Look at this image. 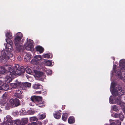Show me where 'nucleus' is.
<instances>
[{
    "instance_id": "4",
    "label": "nucleus",
    "mask_w": 125,
    "mask_h": 125,
    "mask_svg": "<svg viewBox=\"0 0 125 125\" xmlns=\"http://www.w3.org/2000/svg\"><path fill=\"white\" fill-rule=\"evenodd\" d=\"M13 56V54L10 52H7V53L2 55L0 56V59L1 62H6L7 60L9 59V58Z\"/></svg>"
},
{
    "instance_id": "19",
    "label": "nucleus",
    "mask_w": 125,
    "mask_h": 125,
    "mask_svg": "<svg viewBox=\"0 0 125 125\" xmlns=\"http://www.w3.org/2000/svg\"><path fill=\"white\" fill-rule=\"evenodd\" d=\"M33 87L35 89H42L43 86L40 84H35L33 85Z\"/></svg>"
},
{
    "instance_id": "42",
    "label": "nucleus",
    "mask_w": 125,
    "mask_h": 125,
    "mask_svg": "<svg viewBox=\"0 0 125 125\" xmlns=\"http://www.w3.org/2000/svg\"><path fill=\"white\" fill-rule=\"evenodd\" d=\"M27 113L29 114L32 115L34 114V113L35 112L34 111H32V110H29L28 111Z\"/></svg>"
},
{
    "instance_id": "46",
    "label": "nucleus",
    "mask_w": 125,
    "mask_h": 125,
    "mask_svg": "<svg viewBox=\"0 0 125 125\" xmlns=\"http://www.w3.org/2000/svg\"><path fill=\"white\" fill-rule=\"evenodd\" d=\"M5 104L6 103L5 102H0V107L3 108Z\"/></svg>"
},
{
    "instance_id": "18",
    "label": "nucleus",
    "mask_w": 125,
    "mask_h": 125,
    "mask_svg": "<svg viewBox=\"0 0 125 125\" xmlns=\"http://www.w3.org/2000/svg\"><path fill=\"white\" fill-rule=\"evenodd\" d=\"M9 75V76H7L6 79V81H7V83H9L12 80V78H13V75H12L10 74V72L9 73H8Z\"/></svg>"
},
{
    "instance_id": "3",
    "label": "nucleus",
    "mask_w": 125,
    "mask_h": 125,
    "mask_svg": "<svg viewBox=\"0 0 125 125\" xmlns=\"http://www.w3.org/2000/svg\"><path fill=\"white\" fill-rule=\"evenodd\" d=\"M25 70L23 66H21L18 69L15 70L13 69L12 72H10V74L12 75H20L21 74L24 73Z\"/></svg>"
},
{
    "instance_id": "22",
    "label": "nucleus",
    "mask_w": 125,
    "mask_h": 125,
    "mask_svg": "<svg viewBox=\"0 0 125 125\" xmlns=\"http://www.w3.org/2000/svg\"><path fill=\"white\" fill-rule=\"evenodd\" d=\"M31 57V55L28 54H26L24 56V60L26 62L29 61L30 60Z\"/></svg>"
},
{
    "instance_id": "30",
    "label": "nucleus",
    "mask_w": 125,
    "mask_h": 125,
    "mask_svg": "<svg viewBox=\"0 0 125 125\" xmlns=\"http://www.w3.org/2000/svg\"><path fill=\"white\" fill-rule=\"evenodd\" d=\"M24 70L25 71H26L27 73L29 74H31L32 72L31 71L30 69L27 68H26L25 69H24Z\"/></svg>"
},
{
    "instance_id": "31",
    "label": "nucleus",
    "mask_w": 125,
    "mask_h": 125,
    "mask_svg": "<svg viewBox=\"0 0 125 125\" xmlns=\"http://www.w3.org/2000/svg\"><path fill=\"white\" fill-rule=\"evenodd\" d=\"M37 119L35 117H31L30 118V120L31 122L37 121Z\"/></svg>"
},
{
    "instance_id": "57",
    "label": "nucleus",
    "mask_w": 125,
    "mask_h": 125,
    "mask_svg": "<svg viewBox=\"0 0 125 125\" xmlns=\"http://www.w3.org/2000/svg\"><path fill=\"white\" fill-rule=\"evenodd\" d=\"M114 102H110V104H114Z\"/></svg>"
},
{
    "instance_id": "43",
    "label": "nucleus",
    "mask_w": 125,
    "mask_h": 125,
    "mask_svg": "<svg viewBox=\"0 0 125 125\" xmlns=\"http://www.w3.org/2000/svg\"><path fill=\"white\" fill-rule=\"evenodd\" d=\"M19 66L18 64H17L15 65L14 68H13V69L14 70H16L17 69H18L19 68Z\"/></svg>"
},
{
    "instance_id": "45",
    "label": "nucleus",
    "mask_w": 125,
    "mask_h": 125,
    "mask_svg": "<svg viewBox=\"0 0 125 125\" xmlns=\"http://www.w3.org/2000/svg\"><path fill=\"white\" fill-rule=\"evenodd\" d=\"M42 93L43 94L44 96H46V95L47 92L46 90H42Z\"/></svg>"
},
{
    "instance_id": "50",
    "label": "nucleus",
    "mask_w": 125,
    "mask_h": 125,
    "mask_svg": "<svg viewBox=\"0 0 125 125\" xmlns=\"http://www.w3.org/2000/svg\"><path fill=\"white\" fill-rule=\"evenodd\" d=\"M15 96L16 97H17L18 98H20V96L19 94L17 93L15 94Z\"/></svg>"
},
{
    "instance_id": "53",
    "label": "nucleus",
    "mask_w": 125,
    "mask_h": 125,
    "mask_svg": "<svg viewBox=\"0 0 125 125\" xmlns=\"http://www.w3.org/2000/svg\"><path fill=\"white\" fill-rule=\"evenodd\" d=\"M12 125H17V123H15L14 122H13Z\"/></svg>"
},
{
    "instance_id": "51",
    "label": "nucleus",
    "mask_w": 125,
    "mask_h": 125,
    "mask_svg": "<svg viewBox=\"0 0 125 125\" xmlns=\"http://www.w3.org/2000/svg\"><path fill=\"white\" fill-rule=\"evenodd\" d=\"M41 92H42V91H37L36 92V93L38 94H41Z\"/></svg>"
},
{
    "instance_id": "5",
    "label": "nucleus",
    "mask_w": 125,
    "mask_h": 125,
    "mask_svg": "<svg viewBox=\"0 0 125 125\" xmlns=\"http://www.w3.org/2000/svg\"><path fill=\"white\" fill-rule=\"evenodd\" d=\"M34 72L36 77L39 78H40L39 79L41 81H43L44 79L46 77V76L43 73L37 70H34Z\"/></svg>"
},
{
    "instance_id": "35",
    "label": "nucleus",
    "mask_w": 125,
    "mask_h": 125,
    "mask_svg": "<svg viewBox=\"0 0 125 125\" xmlns=\"http://www.w3.org/2000/svg\"><path fill=\"white\" fill-rule=\"evenodd\" d=\"M119 117L120 119L122 121H123L124 118V116L123 115V114L121 113H120V114H119Z\"/></svg>"
},
{
    "instance_id": "14",
    "label": "nucleus",
    "mask_w": 125,
    "mask_h": 125,
    "mask_svg": "<svg viewBox=\"0 0 125 125\" xmlns=\"http://www.w3.org/2000/svg\"><path fill=\"white\" fill-rule=\"evenodd\" d=\"M21 82H18L15 83H11L10 85L12 86V88L15 89L18 87H21Z\"/></svg>"
},
{
    "instance_id": "13",
    "label": "nucleus",
    "mask_w": 125,
    "mask_h": 125,
    "mask_svg": "<svg viewBox=\"0 0 125 125\" xmlns=\"http://www.w3.org/2000/svg\"><path fill=\"white\" fill-rule=\"evenodd\" d=\"M119 66L122 71H123V70L125 69V60H121L119 62Z\"/></svg>"
},
{
    "instance_id": "24",
    "label": "nucleus",
    "mask_w": 125,
    "mask_h": 125,
    "mask_svg": "<svg viewBox=\"0 0 125 125\" xmlns=\"http://www.w3.org/2000/svg\"><path fill=\"white\" fill-rule=\"evenodd\" d=\"M68 116V115L67 113H63L62 118V119L64 121H66L67 120Z\"/></svg>"
},
{
    "instance_id": "26",
    "label": "nucleus",
    "mask_w": 125,
    "mask_h": 125,
    "mask_svg": "<svg viewBox=\"0 0 125 125\" xmlns=\"http://www.w3.org/2000/svg\"><path fill=\"white\" fill-rule=\"evenodd\" d=\"M110 125H121V122L118 120H117L116 123L114 122L111 123Z\"/></svg>"
},
{
    "instance_id": "25",
    "label": "nucleus",
    "mask_w": 125,
    "mask_h": 125,
    "mask_svg": "<svg viewBox=\"0 0 125 125\" xmlns=\"http://www.w3.org/2000/svg\"><path fill=\"white\" fill-rule=\"evenodd\" d=\"M6 38H11L12 37V33L10 32H7L5 34Z\"/></svg>"
},
{
    "instance_id": "47",
    "label": "nucleus",
    "mask_w": 125,
    "mask_h": 125,
    "mask_svg": "<svg viewBox=\"0 0 125 125\" xmlns=\"http://www.w3.org/2000/svg\"><path fill=\"white\" fill-rule=\"evenodd\" d=\"M36 104L35 102H31V103L29 105L30 106H33Z\"/></svg>"
},
{
    "instance_id": "2",
    "label": "nucleus",
    "mask_w": 125,
    "mask_h": 125,
    "mask_svg": "<svg viewBox=\"0 0 125 125\" xmlns=\"http://www.w3.org/2000/svg\"><path fill=\"white\" fill-rule=\"evenodd\" d=\"M116 66L114 65L113 67V70L116 73V75L119 78L122 79H125V72L124 71H122L120 67L117 68L116 70Z\"/></svg>"
},
{
    "instance_id": "41",
    "label": "nucleus",
    "mask_w": 125,
    "mask_h": 125,
    "mask_svg": "<svg viewBox=\"0 0 125 125\" xmlns=\"http://www.w3.org/2000/svg\"><path fill=\"white\" fill-rule=\"evenodd\" d=\"M112 109L115 111H116L118 110V109L116 106L115 105L112 106Z\"/></svg>"
},
{
    "instance_id": "61",
    "label": "nucleus",
    "mask_w": 125,
    "mask_h": 125,
    "mask_svg": "<svg viewBox=\"0 0 125 125\" xmlns=\"http://www.w3.org/2000/svg\"><path fill=\"white\" fill-rule=\"evenodd\" d=\"M6 48H7L6 46Z\"/></svg>"
},
{
    "instance_id": "15",
    "label": "nucleus",
    "mask_w": 125,
    "mask_h": 125,
    "mask_svg": "<svg viewBox=\"0 0 125 125\" xmlns=\"http://www.w3.org/2000/svg\"><path fill=\"white\" fill-rule=\"evenodd\" d=\"M15 49L18 51L21 50L22 49V44L21 43H15Z\"/></svg>"
},
{
    "instance_id": "28",
    "label": "nucleus",
    "mask_w": 125,
    "mask_h": 125,
    "mask_svg": "<svg viewBox=\"0 0 125 125\" xmlns=\"http://www.w3.org/2000/svg\"><path fill=\"white\" fill-rule=\"evenodd\" d=\"M10 38L6 39V41L8 43L7 45H11L12 44V42Z\"/></svg>"
},
{
    "instance_id": "17",
    "label": "nucleus",
    "mask_w": 125,
    "mask_h": 125,
    "mask_svg": "<svg viewBox=\"0 0 125 125\" xmlns=\"http://www.w3.org/2000/svg\"><path fill=\"white\" fill-rule=\"evenodd\" d=\"M60 111L56 112L54 113L53 115L54 117L56 119H59L61 116V113H60Z\"/></svg>"
},
{
    "instance_id": "6",
    "label": "nucleus",
    "mask_w": 125,
    "mask_h": 125,
    "mask_svg": "<svg viewBox=\"0 0 125 125\" xmlns=\"http://www.w3.org/2000/svg\"><path fill=\"white\" fill-rule=\"evenodd\" d=\"M20 105L19 102H9L6 103V107L7 109H10V106L11 107H17Z\"/></svg>"
},
{
    "instance_id": "8",
    "label": "nucleus",
    "mask_w": 125,
    "mask_h": 125,
    "mask_svg": "<svg viewBox=\"0 0 125 125\" xmlns=\"http://www.w3.org/2000/svg\"><path fill=\"white\" fill-rule=\"evenodd\" d=\"M30 100L32 102H39L41 101L42 100V97L36 96L35 95L32 96L30 98Z\"/></svg>"
},
{
    "instance_id": "54",
    "label": "nucleus",
    "mask_w": 125,
    "mask_h": 125,
    "mask_svg": "<svg viewBox=\"0 0 125 125\" xmlns=\"http://www.w3.org/2000/svg\"><path fill=\"white\" fill-rule=\"evenodd\" d=\"M21 57V56H19L17 57V59L19 61H20L21 59H20V58Z\"/></svg>"
},
{
    "instance_id": "52",
    "label": "nucleus",
    "mask_w": 125,
    "mask_h": 125,
    "mask_svg": "<svg viewBox=\"0 0 125 125\" xmlns=\"http://www.w3.org/2000/svg\"><path fill=\"white\" fill-rule=\"evenodd\" d=\"M3 83V81L0 80V85H2Z\"/></svg>"
},
{
    "instance_id": "56",
    "label": "nucleus",
    "mask_w": 125,
    "mask_h": 125,
    "mask_svg": "<svg viewBox=\"0 0 125 125\" xmlns=\"http://www.w3.org/2000/svg\"><path fill=\"white\" fill-rule=\"evenodd\" d=\"M22 124V123L21 122H20V124H19V125H24Z\"/></svg>"
},
{
    "instance_id": "59",
    "label": "nucleus",
    "mask_w": 125,
    "mask_h": 125,
    "mask_svg": "<svg viewBox=\"0 0 125 125\" xmlns=\"http://www.w3.org/2000/svg\"><path fill=\"white\" fill-rule=\"evenodd\" d=\"M0 88H1L0 86V93L1 92V91H0L1 90V89Z\"/></svg>"
},
{
    "instance_id": "58",
    "label": "nucleus",
    "mask_w": 125,
    "mask_h": 125,
    "mask_svg": "<svg viewBox=\"0 0 125 125\" xmlns=\"http://www.w3.org/2000/svg\"><path fill=\"white\" fill-rule=\"evenodd\" d=\"M21 112L23 113V110H21Z\"/></svg>"
},
{
    "instance_id": "60",
    "label": "nucleus",
    "mask_w": 125,
    "mask_h": 125,
    "mask_svg": "<svg viewBox=\"0 0 125 125\" xmlns=\"http://www.w3.org/2000/svg\"><path fill=\"white\" fill-rule=\"evenodd\" d=\"M124 113H125V111H124Z\"/></svg>"
},
{
    "instance_id": "16",
    "label": "nucleus",
    "mask_w": 125,
    "mask_h": 125,
    "mask_svg": "<svg viewBox=\"0 0 125 125\" xmlns=\"http://www.w3.org/2000/svg\"><path fill=\"white\" fill-rule=\"evenodd\" d=\"M35 48L36 51H39L40 53H42L44 51V49L42 47L39 46H37Z\"/></svg>"
},
{
    "instance_id": "27",
    "label": "nucleus",
    "mask_w": 125,
    "mask_h": 125,
    "mask_svg": "<svg viewBox=\"0 0 125 125\" xmlns=\"http://www.w3.org/2000/svg\"><path fill=\"white\" fill-rule=\"evenodd\" d=\"M34 58L38 62L40 61L42 59L41 56L40 55H36L34 57Z\"/></svg>"
},
{
    "instance_id": "1",
    "label": "nucleus",
    "mask_w": 125,
    "mask_h": 125,
    "mask_svg": "<svg viewBox=\"0 0 125 125\" xmlns=\"http://www.w3.org/2000/svg\"><path fill=\"white\" fill-rule=\"evenodd\" d=\"M111 87L112 88V93L114 96H110L109 98V102H113L115 100V102H122L121 96L124 94L121 86L114 82H112Z\"/></svg>"
},
{
    "instance_id": "21",
    "label": "nucleus",
    "mask_w": 125,
    "mask_h": 125,
    "mask_svg": "<svg viewBox=\"0 0 125 125\" xmlns=\"http://www.w3.org/2000/svg\"><path fill=\"white\" fill-rule=\"evenodd\" d=\"M6 73L4 65L0 67V74H4Z\"/></svg>"
},
{
    "instance_id": "34",
    "label": "nucleus",
    "mask_w": 125,
    "mask_h": 125,
    "mask_svg": "<svg viewBox=\"0 0 125 125\" xmlns=\"http://www.w3.org/2000/svg\"><path fill=\"white\" fill-rule=\"evenodd\" d=\"M45 64L47 66H51L52 65V62L51 61L47 60L46 61Z\"/></svg>"
},
{
    "instance_id": "44",
    "label": "nucleus",
    "mask_w": 125,
    "mask_h": 125,
    "mask_svg": "<svg viewBox=\"0 0 125 125\" xmlns=\"http://www.w3.org/2000/svg\"><path fill=\"white\" fill-rule=\"evenodd\" d=\"M38 62L36 61V60H35V59L34 58V59H32L31 61V62L32 64H36Z\"/></svg>"
},
{
    "instance_id": "9",
    "label": "nucleus",
    "mask_w": 125,
    "mask_h": 125,
    "mask_svg": "<svg viewBox=\"0 0 125 125\" xmlns=\"http://www.w3.org/2000/svg\"><path fill=\"white\" fill-rule=\"evenodd\" d=\"M33 42V41H31V42L25 47V49L27 50L30 51L32 52L33 51V46L32 43Z\"/></svg>"
},
{
    "instance_id": "55",
    "label": "nucleus",
    "mask_w": 125,
    "mask_h": 125,
    "mask_svg": "<svg viewBox=\"0 0 125 125\" xmlns=\"http://www.w3.org/2000/svg\"><path fill=\"white\" fill-rule=\"evenodd\" d=\"M112 58L113 60H114H114H115V58L114 57H112Z\"/></svg>"
},
{
    "instance_id": "33",
    "label": "nucleus",
    "mask_w": 125,
    "mask_h": 125,
    "mask_svg": "<svg viewBox=\"0 0 125 125\" xmlns=\"http://www.w3.org/2000/svg\"><path fill=\"white\" fill-rule=\"evenodd\" d=\"M9 102H20L19 100L17 98H13L10 99Z\"/></svg>"
},
{
    "instance_id": "39",
    "label": "nucleus",
    "mask_w": 125,
    "mask_h": 125,
    "mask_svg": "<svg viewBox=\"0 0 125 125\" xmlns=\"http://www.w3.org/2000/svg\"><path fill=\"white\" fill-rule=\"evenodd\" d=\"M45 117V114H42L40 115L39 116V118L40 119H43Z\"/></svg>"
},
{
    "instance_id": "37",
    "label": "nucleus",
    "mask_w": 125,
    "mask_h": 125,
    "mask_svg": "<svg viewBox=\"0 0 125 125\" xmlns=\"http://www.w3.org/2000/svg\"><path fill=\"white\" fill-rule=\"evenodd\" d=\"M117 104L121 106H123L125 108V103L124 102H118Z\"/></svg>"
},
{
    "instance_id": "11",
    "label": "nucleus",
    "mask_w": 125,
    "mask_h": 125,
    "mask_svg": "<svg viewBox=\"0 0 125 125\" xmlns=\"http://www.w3.org/2000/svg\"><path fill=\"white\" fill-rule=\"evenodd\" d=\"M4 65L6 73L8 72V73H10V72H12L13 71V68L10 65Z\"/></svg>"
},
{
    "instance_id": "40",
    "label": "nucleus",
    "mask_w": 125,
    "mask_h": 125,
    "mask_svg": "<svg viewBox=\"0 0 125 125\" xmlns=\"http://www.w3.org/2000/svg\"><path fill=\"white\" fill-rule=\"evenodd\" d=\"M46 73L47 75H50L52 73V71L50 70H47L46 71Z\"/></svg>"
},
{
    "instance_id": "36",
    "label": "nucleus",
    "mask_w": 125,
    "mask_h": 125,
    "mask_svg": "<svg viewBox=\"0 0 125 125\" xmlns=\"http://www.w3.org/2000/svg\"><path fill=\"white\" fill-rule=\"evenodd\" d=\"M43 57L44 58H51L52 56L51 57H50V55L49 54H44L43 55Z\"/></svg>"
},
{
    "instance_id": "32",
    "label": "nucleus",
    "mask_w": 125,
    "mask_h": 125,
    "mask_svg": "<svg viewBox=\"0 0 125 125\" xmlns=\"http://www.w3.org/2000/svg\"><path fill=\"white\" fill-rule=\"evenodd\" d=\"M37 103H36V104L39 107H42L44 106L43 102H37Z\"/></svg>"
},
{
    "instance_id": "12",
    "label": "nucleus",
    "mask_w": 125,
    "mask_h": 125,
    "mask_svg": "<svg viewBox=\"0 0 125 125\" xmlns=\"http://www.w3.org/2000/svg\"><path fill=\"white\" fill-rule=\"evenodd\" d=\"M31 86V83L28 82L23 83L22 84L21 83V87L24 89H26L27 87H30Z\"/></svg>"
},
{
    "instance_id": "7",
    "label": "nucleus",
    "mask_w": 125,
    "mask_h": 125,
    "mask_svg": "<svg viewBox=\"0 0 125 125\" xmlns=\"http://www.w3.org/2000/svg\"><path fill=\"white\" fill-rule=\"evenodd\" d=\"M22 37V35L21 33H17L16 36L14 38V43L15 44V43H20L19 41L21 39Z\"/></svg>"
},
{
    "instance_id": "23",
    "label": "nucleus",
    "mask_w": 125,
    "mask_h": 125,
    "mask_svg": "<svg viewBox=\"0 0 125 125\" xmlns=\"http://www.w3.org/2000/svg\"><path fill=\"white\" fill-rule=\"evenodd\" d=\"M68 121L69 124H72L74 123L75 120L73 117H70L68 119Z\"/></svg>"
},
{
    "instance_id": "20",
    "label": "nucleus",
    "mask_w": 125,
    "mask_h": 125,
    "mask_svg": "<svg viewBox=\"0 0 125 125\" xmlns=\"http://www.w3.org/2000/svg\"><path fill=\"white\" fill-rule=\"evenodd\" d=\"M0 88L1 90L7 91L9 87L8 84H3L2 86H0Z\"/></svg>"
},
{
    "instance_id": "29",
    "label": "nucleus",
    "mask_w": 125,
    "mask_h": 125,
    "mask_svg": "<svg viewBox=\"0 0 125 125\" xmlns=\"http://www.w3.org/2000/svg\"><path fill=\"white\" fill-rule=\"evenodd\" d=\"M28 120L27 118H23L22 119V122L24 124L27 123L28 121Z\"/></svg>"
},
{
    "instance_id": "48",
    "label": "nucleus",
    "mask_w": 125,
    "mask_h": 125,
    "mask_svg": "<svg viewBox=\"0 0 125 125\" xmlns=\"http://www.w3.org/2000/svg\"><path fill=\"white\" fill-rule=\"evenodd\" d=\"M119 114L117 113H115L114 115V117L115 118H117L119 117Z\"/></svg>"
},
{
    "instance_id": "49",
    "label": "nucleus",
    "mask_w": 125,
    "mask_h": 125,
    "mask_svg": "<svg viewBox=\"0 0 125 125\" xmlns=\"http://www.w3.org/2000/svg\"><path fill=\"white\" fill-rule=\"evenodd\" d=\"M28 125H36V123L35 122H32L29 124Z\"/></svg>"
},
{
    "instance_id": "38",
    "label": "nucleus",
    "mask_w": 125,
    "mask_h": 125,
    "mask_svg": "<svg viewBox=\"0 0 125 125\" xmlns=\"http://www.w3.org/2000/svg\"><path fill=\"white\" fill-rule=\"evenodd\" d=\"M3 101L4 102L5 101H6V100H5L7 98V94L6 93H5L3 95Z\"/></svg>"
},
{
    "instance_id": "10",
    "label": "nucleus",
    "mask_w": 125,
    "mask_h": 125,
    "mask_svg": "<svg viewBox=\"0 0 125 125\" xmlns=\"http://www.w3.org/2000/svg\"><path fill=\"white\" fill-rule=\"evenodd\" d=\"M7 121L6 123H3V125H12L13 122L11 120V117L9 115H7L6 117Z\"/></svg>"
}]
</instances>
